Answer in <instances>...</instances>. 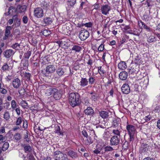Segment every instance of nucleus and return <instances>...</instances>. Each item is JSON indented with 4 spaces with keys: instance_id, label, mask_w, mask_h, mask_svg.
I'll return each instance as SVG.
<instances>
[{
    "instance_id": "obj_43",
    "label": "nucleus",
    "mask_w": 160,
    "mask_h": 160,
    "mask_svg": "<svg viewBox=\"0 0 160 160\" xmlns=\"http://www.w3.org/2000/svg\"><path fill=\"white\" fill-rule=\"evenodd\" d=\"M78 157V155L76 152L71 151V157L72 158L75 159L77 158Z\"/></svg>"
},
{
    "instance_id": "obj_54",
    "label": "nucleus",
    "mask_w": 160,
    "mask_h": 160,
    "mask_svg": "<svg viewBox=\"0 0 160 160\" xmlns=\"http://www.w3.org/2000/svg\"><path fill=\"white\" fill-rule=\"evenodd\" d=\"M22 20L24 24H26L28 23V18L27 16H24L22 18Z\"/></svg>"
},
{
    "instance_id": "obj_3",
    "label": "nucleus",
    "mask_w": 160,
    "mask_h": 160,
    "mask_svg": "<svg viewBox=\"0 0 160 160\" xmlns=\"http://www.w3.org/2000/svg\"><path fill=\"white\" fill-rule=\"evenodd\" d=\"M34 15L37 18H41L43 17L44 16V13L42 9L40 8H35L34 10Z\"/></svg>"
},
{
    "instance_id": "obj_24",
    "label": "nucleus",
    "mask_w": 160,
    "mask_h": 160,
    "mask_svg": "<svg viewBox=\"0 0 160 160\" xmlns=\"http://www.w3.org/2000/svg\"><path fill=\"white\" fill-rule=\"evenodd\" d=\"M65 72L64 68H59L57 70L56 72L59 76L63 75Z\"/></svg>"
},
{
    "instance_id": "obj_62",
    "label": "nucleus",
    "mask_w": 160,
    "mask_h": 160,
    "mask_svg": "<svg viewBox=\"0 0 160 160\" xmlns=\"http://www.w3.org/2000/svg\"><path fill=\"white\" fill-rule=\"evenodd\" d=\"M14 110H15V111L16 112L18 116H19L20 114V109L19 107L15 109Z\"/></svg>"
},
{
    "instance_id": "obj_6",
    "label": "nucleus",
    "mask_w": 160,
    "mask_h": 160,
    "mask_svg": "<svg viewBox=\"0 0 160 160\" xmlns=\"http://www.w3.org/2000/svg\"><path fill=\"white\" fill-rule=\"evenodd\" d=\"M138 24L139 26L142 29H145L148 32H151L152 31V29L150 27L147 26L144 22L141 20L138 21Z\"/></svg>"
},
{
    "instance_id": "obj_21",
    "label": "nucleus",
    "mask_w": 160,
    "mask_h": 160,
    "mask_svg": "<svg viewBox=\"0 0 160 160\" xmlns=\"http://www.w3.org/2000/svg\"><path fill=\"white\" fill-rule=\"evenodd\" d=\"M100 116L103 119L107 118L108 116V112L103 111L99 112Z\"/></svg>"
},
{
    "instance_id": "obj_35",
    "label": "nucleus",
    "mask_w": 160,
    "mask_h": 160,
    "mask_svg": "<svg viewBox=\"0 0 160 160\" xmlns=\"http://www.w3.org/2000/svg\"><path fill=\"white\" fill-rule=\"evenodd\" d=\"M14 138L17 141H19L21 138V134L18 132L16 133L14 135Z\"/></svg>"
},
{
    "instance_id": "obj_31",
    "label": "nucleus",
    "mask_w": 160,
    "mask_h": 160,
    "mask_svg": "<svg viewBox=\"0 0 160 160\" xmlns=\"http://www.w3.org/2000/svg\"><path fill=\"white\" fill-rule=\"evenodd\" d=\"M134 62L136 64H140L141 63V61L140 57L137 55V56L134 58Z\"/></svg>"
},
{
    "instance_id": "obj_15",
    "label": "nucleus",
    "mask_w": 160,
    "mask_h": 160,
    "mask_svg": "<svg viewBox=\"0 0 160 160\" xmlns=\"http://www.w3.org/2000/svg\"><path fill=\"white\" fill-rule=\"evenodd\" d=\"M127 129L129 134H134L135 129L134 126L131 125H128L127 126Z\"/></svg>"
},
{
    "instance_id": "obj_13",
    "label": "nucleus",
    "mask_w": 160,
    "mask_h": 160,
    "mask_svg": "<svg viewBox=\"0 0 160 160\" xmlns=\"http://www.w3.org/2000/svg\"><path fill=\"white\" fill-rule=\"evenodd\" d=\"M149 146L147 143H143L140 148L139 151L141 153L144 152L148 150Z\"/></svg>"
},
{
    "instance_id": "obj_45",
    "label": "nucleus",
    "mask_w": 160,
    "mask_h": 160,
    "mask_svg": "<svg viewBox=\"0 0 160 160\" xmlns=\"http://www.w3.org/2000/svg\"><path fill=\"white\" fill-rule=\"evenodd\" d=\"M128 147V143L127 141H125L122 145V148L124 149H127Z\"/></svg>"
},
{
    "instance_id": "obj_14",
    "label": "nucleus",
    "mask_w": 160,
    "mask_h": 160,
    "mask_svg": "<svg viewBox=\"0 0 160 160\" xmlns=\"http://www.w3.org/2000/svg\"><path fill=\"white\" fill-rule=\"evenodd\" d=\"M128 74L125 71H123L120 72L119 75V78L122 80H125L127 78Z\"/></svg>"
},
{
    "instance_id": "obj_63",
    "label": "nucleus",
    "mask_w": 160,
    "mask_h": 160,
    "mask_svg": "<svg viewBox=\"0 0 160 160\" xmlns=\"http://www.w3.org/2000/svg\"><path fill=\"white\" fill-rule=\"evenodd\" d=\"M84 104L86 105H88L89 104V100L88 98H86L84 99Z\"/></svg>"
},
{
    "instance_id": "obj_25",
    "label": "nucleus",
    "mask_w": 160,
    "mask_h": 160,
    "mask_svg": "<svg viewBox=\"0 0 160 160\" xmlns=\"http://www.w3.org/2000/svg\"><path fill=\"white\" fill-rule=\"evenodd\" d=\"M43 21L46 25L51 24L52 22V19L50 17H46L43 19Z\"/></svg>"
},
{
    "instance_id": "obj_11",
    "label": "nucleus",
    "mask_w": 160,
    "mask_h": 160,
    "mask_svg": "<svg viewBox=\"0 0 160 160\" xmlns=\"http://www.w3.org/2000/svg\"><path fill=\"white\" fill-rule=\"evenodd\" d=\"M121 90L122 93L127 94L130 92V88L128 84H124L122 86Z\"/></svg>"
},
{
    "instance_id": "obj_38",
    "label": "nucleus",
    "mask_w": 160,
    "mask_h": 160,
    "mask_svg": "<svg viewBox=\"0 0 160 160\" xmlns=\"http://www.w3.org/2000/svg\"><path fill=\"white\" fill-rule=\"evenodd\" d=\"M15 9L12 7H11L9 8L8 9V14L9 15H12L15 12Z\"/></svg>"
},
{
    "instance_id": "obj_4",
    "label": "nucleus",
    "mask_w": 160,
    "mask_h": 160,
    "mask_svg": "<svg viewBox=\"0 0 160 160\" xmlns=\"http://www.w3.org/2000/svg\"><path fill=\"white\" fill-rule=\"evenodd\" d=\"M54 157L55 160H65V157L64 154L58 151H57L54 152Z\"/></svg>"
},
{
    "instance_id": "obj_46",
    "label": "nucleus",
    "mask_w": 160,
    "mask_h": 160,
    "mask_svg": "<svg viewBox=\"0 0 160 160\" xmlns=\"http://www.w3.org/2000/svg\"><path fill=\"white\" fill-rule=\"evenodd\" d=\"M22 122V118L21 117H19L17 118L15 124L16 125H19Z\"/></svg>"
},
{
    "instance_id": "obj_52",
    "label": "nucleus",
    "mask_w": 160,
    "mask_h": 160,
    "mask_svg": "<svg viewBox=\"0 0 160 160\" xmlns=\"http://www.w3.org/2000/svg\"><path fill=\"white\" fill-rule=\"evenodd\" d=\"M7 90L5 88H0V93L3 94H5L7 93Z\"/></svg>"
},
{
    "instance_id": "obj_34",
    "label": "nucleus",
    "mask_w": 160,
    "mask_h": 160,
    "mask_svg": "<svg viewBox=\"0 0 160 160\" xmlns=\"http://www.w3.org/2000/svg\"><path fill=\"white\" fill-rule=\"evenodd\" d=\"M3 118L6 120H9L10 118L9 112L8 111L5 112L3 115Z\"/></svg>"
},
{
    "instance_id": "obj_47",
    "label": "nucleus",
    "mask_w": 160,
    "mask_h": 160,
    "mask_svg": "<svg viewBox=\"0 0 160 160\" xmlns=\"http://www.w3.org/2000/svg\"><path fill=\"white\" fill-rule=\"evenodd\" d=\"M19 44H18V43H15L13 44L11 46L12 48L15 49H18L19 48Z\"/></svg>"
},
{
    "instance_id": "obj_53",
    "label": "nucleus",
    "mask_w": 160,
    "mask_h": 160,
    "mask_svg": "<svg viewBox=\"0 0 160 160\" xmlns=\"http://www.w3.org/2000/svg\"><path fill=\"white\" fill-rule=\"evenodd\" d=\"M85 26L86 27H91L92 25V23L91 22L86 23H82V26Z\"/></svg>"
},
{
    "instance_id": "obj_12",
    "label": "nucleus",
    "mask_w": 160,
    "mask_h": 160,
    "mask_svg": "<svg viewBox=\"0 0 160 160\" xmlns=\"http://www.w3.org/2000/svg\"><path fill=\"white\" fill-rule=\"evenodd\" d=\"M12 29L11 26H7L5 29V31L4 34V36L3 37V39H7L9 36L10 34V30Z\"/></svg>"
},
{
    "instance_id": "obj_56",
    "label": "nucleus",
    "mask_w": 160,
    "mask_h": 160,
    "mask_svg": "<svg viewBox=\"0 0 160 160\" xmlns=\"http://www.w3.org/2000/svg\"><path fill=\"white\" fill-rule=\"evenodd\" d=\"M28 132H26V133L24 135V139L27 142H29V139L28 138Z\"/></svg>"
},
{
    "instance_id": "obj_28",
    "label": "nucleus",
    "mask_w": 160,
    "mask_h": 160,
    "mask_svg": "<svg viewBox=\"0 0 160 160\" xmlns=\"http://www.w3.org/2000/svg\"><path fill=\"white\" fill-rule=\"evenodd\" d=\"M77 6L76 0H71V8H72V9H73L74 8L77 9Z\"/></svg>"
},
{
    "instance_id": "obj_51",
    "label": "nucleus",
    "mask_w": 160,
    "mask_h": 160,
    "mask_svg": "<svg viewBox=\"0 0 160 160\" xmlns=\"http://www.w3.org/2000/svg\"><path fill=\"white\" fill-rule=\"evenodd\" d=\"M104 49V45L103 43H101L99 46L98 50L99 51H102Z\"/></svg>"
},
{
    "instance_id": "obj_32",
    "label": "nucleus",
    "mask_w": 160,
    "mask_h": 160,
    "mask_svg": "<svg viewBox=\"0 0 160 160\" xmlns=\"http://www.w3.org/2000/svg\"><path fill=\"white\" fill-rule=\"evenodd\" d=\"M11 108L12 110L15 109L19 107L18 105L17 104L16 102L14 100H12L11 103Z\"/></svg>"
},
{
    "instance_id": "obj_7",
    "label": "nucleus",
    "mask_w": 160,
    "mask_h": 160,
    "mask_svg": "<svg viewBox=\"0 0 160 160\" xmlns=\"http://www.w3.org/2000/svg\"><path fill=\"white\" fill-rule=\"evenodd\" d=\"M15 53L14 51L11 49H7L3 52L4 57L6 58H9L12 57Z\"/></svg>"
},
{
    "instance_id": "obj_9",
    "label": "nucleus",
    "mask_w": 160,
    "mask_h": 160,
    "mask_svg": "<svg viewBox=\"0 0 160 160\" xmlns=\"http://www.w3.org/2000/svg\"><path fill=\"white\" fill-rule=\"evenodd\" d=\"M56 69L55 67L52 65H48L46 68V73H45V76H48L47 74L51 73L55 71Z\"/></svg>"
},
{
    "instance_id": "obj_22",
    "label": "nucleus",
    "mask_w": 160,
    "mask_h": 160,
    "mask_svg": "<svg viewBox=\"0 0 160 160\" xmlns=\"http://www.w3.org/2000/svg\"><path fill=\"white\" fill-rule=\"evenodd\" d=\"M88 81L86 78H82L80 82V85L82 87H84L88 84Z\"/></svg>"
},
{
    "instance_id": "obj_27",
    "label": "nucleus",
    "mask_w": 160,
    "mask_h": 160,
    "mask_svg": "<svg viewBox=\"0 0 160 160\" xmlns=\"http://www.w3.org/2000/svg\"><path fill=\"white\" fill-rule=\"evenodd\" d=\"M26 8L25 5L19 6L17 8V11L19 13L24 12L26 10Z\"/></svg>"
},
{
    "instance_id": "obj_10",
    "label": "nucleus",
    "mask_w": 160,
    "mask_h": 160,
    "mask_svg": "<svg viewBox=\"0 0 160 160\" xmlns=\"http://www.w3.org/2000/svg\"><path fill=\"white\" fill-rule=\"evenodd\" d=\"M21 84L20 80L18 78L14 79L12 81V84L15 88H18L21 85Z\"/></svg>"
},
{
    "instance_id": "obj_29",
    "label": "nucleus",
    "mask_w": 160,
    "mask_h": 160,
    "mask_svg": "<svg viewBox=\"0 0 160 160\" xmlns=\"http://www.w3.org/2000/svg\"><path fill=\"white\" fill-rule=\"evenodd\" d=\"M120 129L119 127H118L117 128H115L112 131V132L116 136H118V137H120V132L121 131H120Z\"/></svg>"
},
{
    "instance_id": "obj_36",
    "label": "nucleus",
    "mask_w": 160,
    "mask_h": 160,
    "mask_svg": "<svg viewBox=\"0 0 160 160\" xmlns=\"http://www.w3.org/2000/svg\"><path fill=\"white\" fill-rule=\"evenodd\" d=\"M9 147V143L8 142H5L3 144L2 148V150L3 151H6Z\"/></svg>"
},
{
    "instance_id": "obj_58",
    "label": "nucleus",
    "mask_w": 160,
    "mask_h": 160,
    "mask_svg": "<svg viewBox=\"0 0 160 160\" xmlns=\"http://www.w3.org/2000/svg\"><path fill=\"white\" fill-rule=\"evenodd\" d=\"M24 160H35V159L33 156L30 155L28 157L25 158Z\"/></svg>"
},
{
    "instance_id": "obj_8",
    "label": "nucleus",
    "mask_w": 160,
    "mask_h": 160,
    "mask_svg": "<svg viewBox=\"0 0 160 160\" xmlns=\"http://www.w3.org/2000/svg\"><path fill=\"white\" fill-rule=\"evenodd\" d=\"M120 137L118 136H112L110 139V145H118L120 142Z\"/></svg>"
},
{
    "instance_id": "obj_64",
    "label": "nucleus",
    "mask_w": 160,
    "mask_h": 160,
    "mask_svg": "<svg viewBox=\"0 0 160 160\" xmlns=\"http://www.w3.org/2000/svg\"><path fill=\"white\" fill-rule=\"evenodd\" d=\"M12 78V76L11 75H8L5 78V79L7 81H10Z\"/></svg>"
},
{
    "instance_id": "obj_18",
    "label": "nucleus",
    "mask_w": 160,
    "mask_h": 160,
    "mask_svg": "<svg viewBox=\"0 0 160 160\" xmlns=\"http://www.w3.org/2000/svg\"><path fill=\"white\" fill-rule=\"evenodd\" d=\"M118 67L119 69L124 70L126 68L127 66L125 62H120L118 64Z\"/></svg>"
},
{
    "instance_id": "obj_33",
    "label": "nucleus",
    "mask_w": 160,
    "mask_h": 160,
    "mask_svg": "<svg viewBox=\"0 0 160 160\" xmlns=\"http://www.w3.org/2000/svg\"><path fill=\"white\" fill-rule=\"evenodd\" d=\"M25 152L26 153L30 152L32 150V148L29 145L25 146L24 147Z\"/></svg>"
},
{
    "instance_id": "obj_2",
    "label": "nucleus",
    "mask_w": 160,
    "mask_h": 160,
    "mask_svg": "<svg viewBox=\"0 0 160 160\" xmlns=\"http://www.w3.org/2000/svg\"><path fill=\"white\" fill-rule=\"evenodd\" d=\"M89 36V33L88 30L83 29L81 30L79 34V37L80 39L83 41L86 39Z\"/></svg>"
},
{
    "instance_id": "obj_50",
    "label": "nucleus",
    "mask_w": 160,
    "mask_h": 160,
    "mask_svg": "<svg viewBox=\"0 0 160 160\" xmlns=\"http://www.w3.org/2000/svg\"><path fill=\"white\" fill-rule=\"evenodd\" d=\"M50 33V31L47 29H45L43 31V35L45 36L49 35Z\"/></svg>"
},
{
    "instance_id": "obj_42",
    "label": "nucleus",
    "mask_w": 160,
    "mask_h": 160,
    "mask_svg": "<svg viewBox=\"0 0 160 160\" xmlns=\"http://www.w3.org/2000/svg\"><path fill=\"white\" fill-rule=\"evenodd\" d=\"M24 76L27 81H29L31 77V74L28 72H25L24 74Z\"/></svg>"
},
{
    "instance_id": "obj_59",
    "label": "nucleus",
    "mask_w": 160,
    "mask_h": 160,
    "mask_svg": "<svg viewBox=\"0 0 160 160\" xmlns=\"http://www.w3.org/2000/svg\"><path fill=\"white\" fill-rule=\"evenodd\" d=\"M6 141V138L5 137H3L2 135H0V141L3 142Z\"/></svg>"
},
{
    "instance_id": "obj_17",
    "label": "nucleus",
    "mask_w": 160,
    "mask_h": 160,
    "mask_svg": "<svg viewBox=\"0 0 160 160\" xmlns=\"http://www.w3.org/2000/svg\"><path fill=\"white\" fill-rule=\"evenodd\" d=\"M93 141L91 138L88 136L83 138V143L86 145H89L92 143Z\"/></svg>"
},
{
    "instance_id": "obj_37",
    "label": "nucleus",
    "mask_w": 160,
    "mask_h": 160,
    "mask_svg": "<svg viewBox=\"0 0 160 160\" xmlns=\"http://www.w3.org/2000/svg\"><path fill=\"white\" fill-rule=\"evenodd\" d=\"M13 19H14V22H16V23H17L18 26L20 25V19L18 18V16L16 15H14L12 17Z\"/></svg>"
},
{
    "instance_id": "obj_44",
    "label": "nucleus",
    "mask_w": 160,
    "mask_h": 160,
    "mask_svg": "<svg viewBox=\"0 0 160 160\" xmlns=\"http://www.w3.org/2000/svg\"><path fill=\"white\" fill-rule=\"evenodd\" d=\"M31 54V52L30 51H28L24 53L23 57L24 58L28 59L29 58Z\"/></svg>"
},
{
    "instance_id": "obj_39",
    "label": "nucleus",
    "mask_w": 160,
    "mask_h": 160,
    "mask_svg": "<svg viewBox=\"0 0 160 160\" xmlns=\"http://www.w3.org/2000/svg\"><path fill=\"white\" fill-rule=\"evenodd\" d=\"M9 68V67L7 63H5L1 68L2 70L3 71H5L8 70Z\"/></svg>"
},
{
    "instance_id": "obj_26",
    "label": "nucleus",
    "mask_w": 160,
    "mask_h": 160,
    "mask_svg": "<svg viewBox=\"0 0 160 160\" xmlns=\"http://www.w3.org/2000/svg\"><path fill=\"white\" fill-rule=\"evenodd\" d=\"M119 119H114L113 121L112 127L116 128L118 127V126L120 124L119 122Z\"/></svg>"
},
{
    "instance_id": "obj_57",
    "label": "nucleus",
    "mask_w": 160,
    "mask_h": 160,
    "mask_svg": "<svg viewBox=\"0 0 160 160\" xmlns=\"http://www.w3.org/2000/svg\"><path fill=\"white\" fill-rule=\"evenodd\" d=\"M28 126V123L27 120H24L23 121V127L24 129H26L27 128Z\"/></svg>"
},
{
    "instance_id": "obj_49",
    "label": "nucleus",
    "mask_w": 160,
    "mask_h": 160,
    "mask_svg": "<svg viewBox=\"0 0 160 160\" xmlns=\"http://www.w3.org/2000/svg\"><path fill=\"white\" fill-rule=\"evenodd\" d=\"M98 97V95L97 93H93V94L91 96V99L92 101H95L97 100Z\"/></svg>"
},
{
    "instance_id": "obj_40",
    "label": "nucleus",
    "mask_w": 160,
    "mask_h": 160,
    "mask_svg": "<svg viewBox=\"0 0 160 160\" xmlns=\"http://www.w3.org/2000/svg\"><path fill=\"white\" fill-rule=\"evenodd\" d=\"M20 104L23 108H27L28 106V103L25 101H22L20 102Z\"/></svg>"
},
{
    "instance_id": "obj_48",
    "label": "nucleus",
    "mask_w": 160,
    "mask_h": 160,
    "mask_svg": "<svg viewBox=\"0 0 160 160\" xmlns=\"http://www.w3.org/2000/svg\"><path fill=\"white\" fill-rule=\"evenodd\" d=\"M95 81V78L91 76L89 79V83L90 84H92L94 83Z\"/></svg>"
},
{
    "instance_id": "obj_1",
    "label": "nucleus",
    "mask_w": 160,
    "mask_h": 160,
    "mask_svg": "<svg viewBox=\"0 0 160 160\" xmlns=\"http://www.w3.org/2000/svg\"><path fill=\"white\" fill-rule=\"evenodd\" d=\"M79 95L77 93H71V105L74 107L79 104Z\"/></svg>"
},
{
    "instance_id": "obj_20",
    "label": "nucleus",
    "mask_w": 160,
    "mask_h": 160,
    "mask_svg": "<svg viewBox=\"0 0 160 160\" xmlns=\"http://www.w3.org/2000/svg\"><path fill=\"white\" fill-rule=\"evenodd\" d=\"M72 52H72V51L73 52H79L82 49V48L79 46L78 45H72Z\"/></svg>"
},
{
    "instance_id": "obj_60",
    "label": "nucleus",
    "mask_w": 160,
    "mask_h": 160,
    "mask_svg": "<svg viewBox=\"0 0 160 160\" xmlns=\"http://www.w3.org/2000/svg\"><path fill=\"white\" fill-rule=\"evenodd\" d=\"M152 118V117L151 115H149L147 116H146L145 118V120L146 121L148 122Z\"/></svg>"
},
{
    "instance_id": "obj_61",
    "label": "nucleus",
    "mask_w": 160,
    "mask_h": 160,
    "mask_svg": "<svg viewBox=\"0 0 160 160\" xmlns=\"http://www.w3.org/2000/svg\"><path fill=\"white\" fill-rule=\"evenodd\" d=\"M106 56L110 57V55L109 54H108V53L107 54L106 52H104L103 54V55L102 56V58L103 59V60H104L105 61V57Z\"/></svg>"
},
{
    "instance_id": "obj_19",
    "label": "nucleus",
    "mask_w": 160,
    "mask_h": 160,
    "mask_svg": "<svg viewBox=\"0 0 160 160\" xmlns=\"http://www.w3.org/2000/svg\"><path fill=\"white\" fill-rule=\"evenodd\" d=\"M57 91V89L55 88H49L45 90V93L47 96H50L53 94L54 92Z\"/></svg>"
},
{
    "instance_id": "obj_16",
    "label": "nucleus",
    "mask_w": 160,
    "mask_h": 160,
    "mask_svg": "<svg viewBox=\"0 0 160 160\" xmlns=\"http://www.w3.org/2000/svg\"><path fill=\"white\" fill-rule=\"evenodd\" d=\"M84 113L85 114L89 115H93L94 112L92 108L90 107H88L84 110Z\"/></svg>"
},
{
    "instance_id": "obj_5",
    "label": "nucleus",
    "mask_w": 160,
    "mask_h": 160,
    "mask_svg": "<svg viewBox=\"0 0 160 160\" xmlns=\"http://www.w3.org/2000/svg\"><path fill=\"white\" fill-rule=\"evenodd\" d=\"M111 9L110 6L108 4H106L102 5L100 10L102 14L106 15L109 13V12Z\"/></svg>"
},
{
    "instance_id": "obj_41",
    "label": "nucleus",
    "mask_w": 160,
    "mask_h": 160,
    "mask_svg": "<svg viewBox=\"0 0 160 160\" xmlns=\"http://www.w3.org/2000/svg\"><path fill=\"white\" fill-rule=\"evenodd\" d=\"M104 151L105 152L112 151L113 150L112 148L110 146H106L104 148Z\"/></svg>"
},
{
    "instance_id": "obj_23",
    "label": "nucleus",
    "mask_w": 160,
    "mask_h": 160,
    "mask_svg": "<svg viewBox=\"0 0 160 160\" xmlns=\"http://www.w3.org/2000/svg\"><path fill=\"white\" fill-rule=\"evenodd\" d=\"M53 94V97L56 100L59 99L61 97L60 92L58 91L57 89V91L54 92Z\"/></svg>"
},
{
    "instance_id": "obj_30",
    "label": "nucleus",
    "mask_w": 160,
    "mask_h": 160,
    "mask_svg": "<svg viewBox=\"0 0 160 160\" xmlns=\"http://www.w3.org/2000/svg\"><path fill=\"white\" fill-rule=\"evenodd\" d=\"M156 41L155 37L152 35L149 36L147 38V41L149 43H151L155 42Z\"/></svg>"
},
{
    "instance_id": "obj_55",
    "label": "nucleus",
    "mask_w": 160,
    "mask_h": 160,
    "mask_svg": "<svg viewBox=\"0 0 160 160\" xmlns=\"http://www.w3.org/2000/svg\"><path fill=\"white\" fill-rule=\"evenodd\" d=\"M98 71L99 74H104L105 73V71L101 67H98Z\"/></svg>"
}]
</instances>
